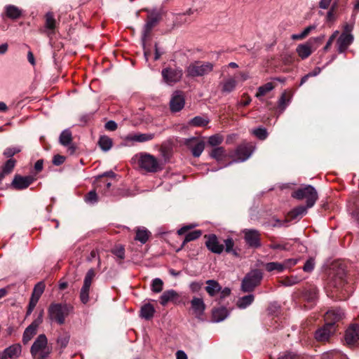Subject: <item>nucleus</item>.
<instances>
[{"label":"nucleus","mask_w":359,"mask_h":359,"mask_svg":"<svg viewBox=\"0 0 359 359\" xmlns=\"http://www.w3.org/2000/svg\"><path fill=\"white\" fill-rule=\"evenodd\" d=\"M95 276V272L93 269H90L88 271L83 280L84 286L90 287L91 286L93 278Z\"/></svg>","instance_id":"51"},{"label":"nucleus","mask_w":359,"mask_h":359,"mask_svg":"<svg viewBox=\"0 0 359 359\" xmlns=\"http://www.w3.org/2000/svg\"><path fill=\"white\" fill-rule=\"evenodd\" d=\"M210 156L211 158L219 162L226 156L225 149L222 147H215L211 151Z\"/></svg>","instance_id":"36"},{"label":"nucleus","mask_w":359,"mask_h":359,"mask_svg":"<svg viewBox=\"0 0 359 359\" xmlns=\"http://www.w3.org/2000/svg\"><path fill=\"white\" fill-rule=\"evenodd\" d=\"M180 296L174 290L165 291L160 297V303L162 306H165L169 302L177 303Z\"/></svg>","instance_id":"23"},{"label":"nucleus","mask_w":359,"mask_h":359,"mask_svg":"<svg viewBox=\"0 0 359 359\" xmlns=\"http://www.w3.org/2000/svg\"><path fill=\"white\" fill-rule=\"evenodd\" d=\"M242 233L244 235L245 243L251 248H258L261 246L260 233L256 229H243Z\"/></svg>","instance_id":"10"},{"label":"nucleus","mask_w":359,"mask_h":359,"mask_svg":"<svg viewBox=\"0 0 359 359\" xmlns=\"http://www.w3.org/2000/svg\"><path fill=\"white\" fill-rule=\"evenodd\" d=\"M163 282L161 278H156L152 280L151 290L155 293H159L163 290Z\"/></svg>","instance_id":"49"},{"label":"nucleus","mask_w":359,"mask_h":359,"mask_svg":"<svg viewBox=\"0 0 359 359\" xmlns=\"http://www.w3.org/2000/svg\"><path fill=\"white\" fill-rule=\"evenodd\" d=\"M161 19V14L158 11H152L148 16V20L144 26L142 40L144 41L149 34L152 28Z\"/></svg>","instance_id":"13"},{"label":"nucleus","mask_w":359,"mask_h":359,"mask_svg":"<svg viewBox=\"0 0 359 359\" xmlns=\"http://www.w3.org/2000/svg\"><path fill=\"white\" fill-rule=\"evenodd\" d=\"M308 208H307V205L306 207L302 206V205L297 207V208H294L292 211L290 212L289 216H290V219H295L299 217H302L304 215H305L306 213Z\"/></svg>","instance_id":"39"},{"label":"nucleus","mask_w":359,"mask_h":359,"mask_svg":"<svg viewBox=\"0 0 359 359\" xmlns=\"http://www.w3.org/2000/svg\"><path fill=\"white\" fill-rule=\"evenodd\" d=\"M292 197L298 200L305 198L307 208H311L318 200V196L316 189L311 185H306L292 193Z\"/></svg>","instance_id":"5"},{"label":"nucleus","mask_w":359,"mask_h":359,"mask_svg":"<svg viewBox=\"0 0 359 359\" xmlns=\"http://www.w3.org/2000/svg\"><path fill=\"white\" fill-rule=\"evenodd\" d=\"M22 351V347L19 344H15L6 348L0 353V359H13L18 358Z\"/></svg>","instance_id":"17"},{"label":"nucleus","mask_w":359,"mask_h":359,"mask_svg":"<svg viewBox=\"0 0 359 359\" xmlns=\"http://www.w3.org/2000/svg\"><path fill=\"white\" fill-rule=\"evenodd\" d=\"M252 134L259 140H265L267 137V131L264 128H255L252 130Z\"/></svg>","instance_id":"54"},{"label":"nucleus","mask_w":359,"mask_h":359,"mask_svg":"<svg viewBox=\"0 0 359 359\" xmlns=\"http://www.w3.org/2000/svg\"><path fill=\"white\" fill-rule=\"evenodd\" d=\"M185 100L180 92L176 91L173 93L170 101V110L172 112H177L182 110L184 106Z\"/></svg>","instance_id":"18"},{"label":"nucleus","mask_w":359,"mask_h":359,"mask_svg":"<svg viewBox=\"0 0 359 359\" xmlns=\"http://www.w3.org/2000/svg\"><path fill=\"white\" fill-rule=\"evenodd\" d=\"M5 10L7 17L13 20L19 18L22 15V11L13 5L6 6Z\"/></svg>","instance_id":"33"},{"label":"nucleus","mask_w":359,"mask_h":359,"mask_svg":"<svg viewBox=\"0 0 359 359\" xmlns=\"http://www.w3.org/2000/svg\"><path fill=\"white\" fill-rule=\"evenodd\" d=\"M45 289V285L43 282L38 283L32 292V297L39 299Z\"/></svg>","instance_id":"47"},{"label":"nucleus","mask_w":359,"mask_h":359,"mask_svg":"<svg viewBox=\"0 0 359 359\" xmlns=\"http://www.w3.org/2000/svg\"><path fill=\"white\" fill-rule=\"evenodd\" d=\"M33 358L46 359L51 353V348L48 346V339L44 334H39L30 348Z\"/></svg>","instance_id":"2"},{"label":"nucleus","mask_w":359,"mask_h":359,"mask_svg":"<svg viewBox=\"0 0 359 359\" xmlns=\"http://www.w3.org/2000/svg\"><path fill=\"white\" fill-rule=\"evenodd\" d=\"M15 160L8 159L2 168V172L0 174V181L4 177L5 175L9 174L15 165Z\"/></svg>","instance_id":"38"},{"label":"nucleus","mask_w":359,"mask_h":359,"mask_svg":"<svg viewBox=\"0 0 359 359\" xmlns=\"http://www.w3.org/2000/svg\"><path fill=\"white\" fill-rule=\"evenodd\" d=\"M229 316L228 310L224 307L215 309L212 311V321L219 323L224 320Z\"/></svg>","instance_id":"30"},{"label":"nucleus","mask_w":359,"mask_h":359,"mask_svg":"<svg viewBox=\"0 0 359 359\" xmlns=\"http://www.w3.org/2000/svg\"><path fill=\"white\" fill-rule=\"evenodd\" d=\"M205 283L207 286L205 290L210 297L215 296L222 290L221 285L215 280H208Z\"/></svg>","instance_id":"28"},{"label":"nucleus","mask_w":359,"mask_h":359,"mask_svg":"<svg viewBox=\"0 0 359 359\" xmlns=\"http://www.w3.org/2000/svg\"><path fill=\"white\" fill-rule=\"evenodd\" d=\"M151 233L144 227H138L136 229V236L135 239L144 244L149 239Z\"/></svg>","instance_id":"31"},{"label":"nucleus","mask_w":359,"mask_h":359,"mask_svg":"<svg viewBox=\"0 0 359 359\" xmlns=\"http://www.w3.org/2000/svg\"><path fill=\"white\" fill-rule=\"evenodd\" d=\"M32 181L33 179L32 177H22L17 175L15 176L11 183V187L17 190L24 189L27 188L32 184Z\"/></svg>","instance_id":"20"},{"label":"nucleus","mask_w":359,"mask_h":359,"mask_svg":"<svg viewBox=\"0 0 359 359\" xmlns=\"http://www.w3.org/2000/svg\"><path fill=\"white\" fill-rule=\"evenodd\" d=\"M236 84H237V82L235 80V79H233V78L227 79L222 83V91L223 93H229L235 89Z\"/></svg>","instance_id":"37"},{"label":"nucleus","mask_w":359,"mask_h":359,"mask_svg":"<svg viewBox=\"0 0 359 359\" xmlns=\"http://www.w3.org/2000/svg\"><path fill=\"white\" fill-rule=\"evenodd\" d=\"M223 137L219 134L213 135L209 137L208 143L212 147L219 145L223 142Z\"/></svg>","instance_id":"50"},{"label":"nucleus","mask_w":359,"mask_h":359,"mask_svg":"<svg viewBox=\"0 0 359 359\" xmlns=\"http://www.w3.org/2000/svg\"><path fill=\"white\" fill-rule=\"evenodd\" d=\"M276 87V85L272 82H268L257 88V91L255 94V97L259 100H263V97L269 93L273 90Z\"/></svg>","instance_id":"27"},{"label":"nucleus","mask_w":359,"mask_h":359,"mask_svg":"<svg viewBox=\"0 0 359 359\" xmlns=\"http://www.w3.org/2000/svg\"><path fill=\"white\" fill-rule=\"evenodd\" d=\"M20 151V149L18 147H8L6 148L4 151V155L6 158H11L15 154H18Z\"/></svg>","instance_id":"57"},{"label":"nucleus","mask_w":359,"mask_h":359,"mask_svg":"<svg viewBox=\"0 0 359 359\" xmlns=\"http://www.w3.org/2000/svg\"><path fill=\"white\" fill-rule=\"evenodd\" d=\"M255 297L253 294H248L241 297L237 302V306L240 309H245L250 305L254 301Z\"/></svg>","instance_id":"40"},{"label":"nucleus","mask_w":359,"mask_h":359,"mask_svg":"<svg viewBox=\"0 0 359 359\" xmlns=\"http://www.w3.org/2000/svg\"><path fill=\"white\" fill-rule=\"evenodd\" d=\"M304 298L308 302L314 303L318 298V290L312 287L306 290L304 292Z\"/></svg>","instance_id":"35"},{"label":"nucleus","mask_w":359,"mask_h":359,"mask_svg":"<svg viewBox=\"0 0 359 359\" xmlns=\"http://www.w3.org/2000/svg\"><path fill=\"white\" fill-rule=\"evenodd\" d=\"M278 359H299V357L292 352H288L280 355Z\"/></svg>","instance_id":"64"},{"label":"nucleus","mask_w":359,"mask_h":359,"mask_svg":"<svg viewBox=\"0 0 359 359\" xmlns=\"http://www.w3.org/2000/svg\"><path fill=\"white\" fill-rule=\"evenodd\" d=\"M315 262L313 258L309 259L303 266V270L305 272H311L314 269Z\"/></svg>","instance_id":"60"},{"label":"nucleus","mask_w":359,"mask_h":359,"mask_svg":"<svg viewBox=\"0 0 359 359\" xmlns=\"http://www.w3.org/2000/svg\"><path fill=\"white\" fill-rule=\"evenodd\" d=\"M163 80L168 84H172L179 81L182 76V70L180 68L167 67L162 70Z\"/></svg>","instance_id":"11"},{"label":"nucleus","mask_w":359,"mask_h":359,"mask_svg":"<svg viewBox=\"0 0 359 359\" xmlns=\"http://www.w3.org/2000/svg\"><path fill=\"white\" fill-rule=\"evenodd\" d=\"M288 103L289 100L286 99V93H283L278 100V107L281 109V111H284Z\"/></svg>","instance_id":"58"},{"label":"nucleus","mask_w":359,"mask_h":359,"mask_svg":"<svg viewBox=\"0 0 359 359\" xmlns=\"http://www.w3.org/2000/svg\"><path fill=\"white\" fill-rule=\"evenodd\" d=\"M112 253L120 259H123L125 258V250L124 248L121 245L116 246L115 248H114L112 250Z\"/></svg>","instance_id":"56"},{"label":"nucleus","mask_w":359,"mask_h":359,"mask_svg":"<svg viewBox=\"0 0 359 359\" xmlns=\"http://www.w3.org/2000/svg\"><path fill=\"white\" fill-rule=\"evenodd\" d=\"M296 51L302 60L309 57L313 53L311 43L309 41L305 43L299 44L296 48Z\"/></svg>","instance_id":"26"},{"label":"nucleus","mask_w":359,"mask_h":359,"mask_svg":"<svg viewBox=\"0 0 359 359\" xmlns=\"http://www.w3.org/2000/svg\"><path fill=\"white\" fill-rule=\"evenodd\" d=\"M85 201L90 204H94L97 202V195L96 191L93 190L85 196Z\"/></svg>","instance_id":"55"},{"label":"nucleus","mask_w":359,"mask_h":359,"mask_svg":"<svg viewBox=\"0 0 359 359\" xmlns=\"http://www.w3.org/2000/svg\"><path fill=\"white\" fill-rule=\"evenodd\" d=\"M43 311H41L38 317L25 329L22 336V342L26 344L36 334L38 327L43 322Z\"/></svg>","instance_id":"9"},{"label":"nucleus","mask_w":359,"mask_h":359,"mask_svg":"<svg viewBox=\"0 0 359 359\" xmlns=\"http://www.w3.org/2000/svg\"><path fill=\"white\" fill-rule=\"evenodd\" d=\"M90 288V287L83 285L81 289L79 297H80L81 302L83 304H87L89 301Z\"/></svg>","instance_id":"48"},{"label":"nucleus","mask_w":359,"mask_h":359,"mask_svg":"<svg viewBox=\"0 0 359 359\" xmlns=\"http://www.w3.org/2000/svg\"><path fill=\"white\" fill-rule=\"evenodd\" d=\"M346 271L342 267H333L329 273L327 285L330 287L339 289L344 285Z\"/></svg>","instance_id":"6"},{"label":"nucleus","mask_w":359,"mask_h":359,"mask_svg":"<svg viewBox=\"0 0 359 359\" xmlns=\"http://www.w3.org/2000/svg\"><path fill=\"white\" fill-rule=\"evenodd\" d=\"M265 269L268 272L276 271L277 272H283L285 270V266L283 263L277 262H269L265 264Z\"/></svg>","instance_id":"41"},{"label":"nucleus","mask_w":359,"mask_h":359,"mask_svg":"<svg viewBox=\"0 0 359 359\" xmlns=\"http://www.w3.org/2000/svg\"><path fill=\"white\" fill-rule=\"evenodd\" d=\"M99 146L104 151H109L112 147V140L107 136H101L98 141Z\"/></svg>","instance_id":"42"},{"label":"nucleus","mask_w":359,"mask_h":359,"mask_svg":"<svg viewBox=\"0 0 359 359\" xmlns=\"http://www.w3.org/2000/svg\"><path fill=\"white\" fill-rule=\"evenodd\" d=\"M214 65L210 62L196 61L187 69V75L190 77L203 76L213 70Z\"/></svg>","instance_id":"3"},{"label":"nucleus","mask_w":359,"mask_h":359,"mask_svg":"<svg viewBox=\"0 0 359 359\" xmlns=\"http://www.w3.org/2000/svg\"><path fill=\"white\" fill-rule=\"evenodd\" d=\"M334 331L335 327H333L332 323H325L323 327L316 330L315 337L319 341H325L329 339Z\"/></svg>","instance_id":"15"},{"label":"nucleus","mask_w":359,"mask_h":359,"mask_svg":"<svg viewBox=\"0 0 359 359\" xmlns=\"http://www.w3.org/2000/svg\"><path fill=\"white\" fill-rule=\"evenodd\" d=\"M353 205L354 210L352 212V216L359 223V194L355 196Z\"/></svg>","instance_id":"53"},{"label":"nucleus","mask_w":359,"mask_h":359,"mask_svg":"<svg viewBox=\"0 0 359 359\" xmlns=\"http://www.w3.org/2000/svg\"><path fill=\"white\" fill-rule=\"evenodd\" d=\"M73 309L72 306L67 304L53 303L48 307V315L50 320L62 325Z\"/></svg>","instance_id":"1"},{"label":"nucleus","mask_w":359,"mask_h":359,"mask_svg":"<svg viewBox=\"0 0 359 359\" xmlns=\"http://www.w3.org/2000/svg\"><path fill=\"white\" fill-rule=\"evenodd\" d=\"M302 280V278L297 276H287L283 278L280 283L281 285L284 286H292L294 285H296L299 283Z\"/></svg>","instance_id":"43"},{"label":"nucleus","mask_w":359,"mask_h":359,"mask_svg":"<svg viewBox=\"0 0 359 359\" xmlns=\"http://www.w3.org/2000/svg\"><path fill=\"white\" fill-rule=\"evenodd\" d=\"M263 278V273L259 269L248 272L242 280L241 288L245 292H252L259 285Z\"/></svg>","instance_id":"4"},{"label":"nucleus","mask_w":359,"mask_h":359,"mask_svg":"<svg viewBox=\"0 0 359 359\" xmlns=\"http://www.w3.org/2000/svg\"><path fill=\"white\" fill-rule=\"evenodd\" d=\"M205 238H206L205 246L210 252L219 255L224 251V246L220 243L215 234L205 235Z\"/></svg>","instance_id":"12"},{"label":"nucleus","mask_w":359,"mask_h":359,"mask_svg":"<svg viewBox=\"0 0 359 359\" xmlns=\"http://www.w3.org/2000/svg\"><path fill=\"white\" fill-rule=\"evenodd\" d=\"M59 141L62 145L69 146L68 150L70 151V154H73L75 151V147L73 145H70L72 141V135L69 129H66L61 133Z\"/></svg>","instance_id":"24"},{"label":"nucleus","mask_w":359,"mask_h":359,"mask_svg":"<svg viewBox=\"0 0 359 359\" xmlns=\"http://www.w3.org/2000/svg\"><path fill=\"white\" fill-rule=\"evenodd\" d=\"M138 163L142 169L149 172H156L161 169L158 159L149 154H141Z\"/></svg>","instance_id":"7"},{"label":"nucleus","mask_w":359,"mask_h":359,"mask_svg":"<svg viewBox=\"0 0 359 359\" xmlns=\"http://www.w3.org/2000/svg\"><path fill=\"white\" fill-rule=\"evenodd\" d=\"M209 123V119L201 116H195L189 122L193 126H205Z\"/></svg>","instance_id":"45"},{"label":"nucleus","mask_w":359,"mask_h":359,"mask_svg":"<svg viewBox=\"0 0 359 359\" xmlns=\"http://www.w3.org/2000/svg\"><path fill=\"white\" fill-rule=\"evenodd\" d=\"M224 243L225 245V251L227 253H230L231 251H233V246H234V241L233 238H228L224 241Z\"/></svg>","instance_id":"61"},{"label":"nucleus","mask_w":359,"mask_h":359,"mask_svg":"<svg viewBox=\"0 0 359 359\" xmlns=\"http://www.w3.org/2000/svg\"><path fill=\"white\" fill-rule=\"evenodd\" d=\"M202 1H203L204 0ZM193 1L194 8H189L188 11H187L186 13H179L176 15L175 20V24L176 25H182L183 24L190 22L191 21V19L188 18L187 16L193 15L195 12L198 13V8L201 9V7H197V3L199 4L201 0H193Z\"/></svg>","instance_id":"14"},{"label":"nucleus","mask_w":359,"mask_h":359,"mask_svg":"<svg viewBox=\"0 0 359 359\" xmlns=\"http://www.w3.org/2000/svg\"><path fill=\"white\" fill-rule=\"evenodd\" d=\"M154 138V134L153 133H137L134 135H130L127 137L128 141L145 142L150 141Z\"/></svg>","instance_id":"29"},{"label":"nucleus","mask_w":359,"mask_h":359,"mask_svg":"<svg viewBox=\"0 0 359 359\" xmlns=\"http://www.w3.org/2000/svg\"><path fill=\"white\" fill-rule=\"evenodd\" d=\"M344 311L341 309H334L329 310L325 315V323H331L334 327L335 323L344 317Z\"/></svg>","instance_id":"21"},{"label":"nucleus","mask_w":359,"mask_h":359,"mask_svg":"<svg viewBox=\"0 0 359 359\" xmlns=\"http://www.w3.org/2000/svg\"><path fill=\"white\" fill-rule=\"evenodd\" d=\"M205 149V142L203 140L198 141L191 148V152L194 157H199Z\"/></svg>","instance_id":"44"},{"label":"nucleus","mask_w":359,"mask_h":359,"mask_svg":"<svg viewBox=\"0 0 359 359\" xmlns=\"http://www.w3.org/2000/svg\"><path fill=\"white\" fill-rule=\"evenodd\" d=\"M202 235V231L201 230H194L191 232H189L186 234L185 238L182 242V244L177 251H180L184 246L189 242L195 241L200 238Z\"/></svg>","instance_id":"34"},{"label":"nucleus","mask_w":359,"mask_h":359,"mask_svg":"<svg viewBox=\"0 0 359 359\" xmlns=\"http://www.w3.org/2000/svg\"><path fill=\"white\" fill-rule=\"evenodd\" d=\"M269 247L273 250L288 251L290 250L291 245L288 243H286V242H280V243L272 242L269 245Z\"/></svg>","instance_id":"46"},{"label":"nucleus","mask_w":359,"mask_h":359,"mask_svg":"<svg viewBox=\"0 0 359 359\" xmlns=\"http://www.w3.org/2000/svg\"><path fill=\"white\" fill-rule=\"evenodd\" d=\"M353 41V36L351 34L341 33L337 41L338 52H345Z\"/></svg>","instance_id":"19"},{"label":"nucleus","mask_w":359,"mask_h":359,"mask_svg":"<svg viewBox=\"0 0 359 359\" xmlns=\"http://www.w3.org/2000/svg\"><path fill=\"white\" fill-rule=\"evenodd\" d=\"M255 149V146L252 142L241 143L235 150L233 154L235 159L228 165L231 164L233 162H243L246 161L252 155Z\"/></svg>","instance_id":"8"},{"label":"nucleus","mask_w":359,"mask_h":359,"mask_svg":"<svg viewBox=\"0 0 359 359\" xmlns=\"http://www.w3.org/2000/svg\"><path fill=\"white\" fill-rule=\"evenodd\" d=\"M70 336L68 333H63L60 336L58 337L57 339V344L60 346L61 348H65L69 341Z\"/></svg>","instance_id":"52"},{"label":"nucleus","mask_w":359,"mask_h":359,"mask_svg":"<svg viewBox=\"0 0 359 359\" xmlns=\"http://www.w3.org/2000/svg\"><path fill=\"white\" fill-rule=\"evenodd\" d=\"M297 262L298 260L297 259H287L283 262V265L285 266V269H290L296 265Z\"/></svg>","instance_id":"63"},{"label":"nucleus","mask_w":359,"mask_h":359,"mask_svg":"<svg viewBox=\"0 0 359 359\" xmlns=\"http://www.w3.org/2000/svg\"><path fill=\"white\" fill-rule=\"evenodd\" d=\"M56 24L57 22L55 19L53 13L51 11L46 13L45 15V32H46L48 35L53 34L56 27Z\"/></svg>","instance_id":"25"},{"label":"nucleus","mask_w":359,"mask_h":359,"mask_svg":"<svg viewBox=\"0 0 359 359\" xmlns=\"http://www.w3.org/2000/svg\"><path fill=\"white\" fill-rule=\"evenodd\" d=\"M203 285V282L201 281H194L189 284V288L191 291L194 293L198 292L201 290Z\"/></svg>","instance_id":"59"},{"label":"nucleus","mask_w":359,"mask_h":359,"mask_svg":"<svg viewBox=\"0 0 359 359\" xmlns=\"http://www.w3.org/2000/svg\"><path fill=\"white\" fill-rule=\"evenodd\" d=\"M196 226L197 224H191L189 225L183 226L182 228L177 230V234L180 236L183 235L186 233L188 231L194 229Z\"/></svg>","instance_id":"62"},{"label":"nucleus","mask_w":359,"mask_h":359,"mask_svg":"<svg viewBox=\"0 0 359 359\" xmlns=\"http://www.w3.org/2000/svg\"><path fill=\"white\" fill-rule=\"evenodd\" d=\"M154 313V307L151 304L148 303L142 306L140 316L145 320H149L153 318Z\"/></svg>","instance_id":"32"},{"label":"nucleus","mask_w":359,"mask_h":359,"mask_svg":"<svg viewBox=\"0 0 359 359\" xmlns=\"http://www.w3.org/2000/svg\"><path fill=\"white\" fill-rule=\"evenodd\" d=\"M359 339V326L353 325L346 331L345 340L348 345H353Z\"/></svg>","instance_id":"22"},{"label":"nucleus","mask_w":359,"mask_h":359,"mask_svg":"<svg viewBox=\"0 0 359 359\" xmlns=\"http://www.w3.org/2000/svg\"><path fill=\"white\" fill-rule=\"evenodd\" d=\"M192 314L197 318H201L205 310V304L203 298L194 297L190 302Z\"/></svg>","instance_id":"16"}]
</instances>
